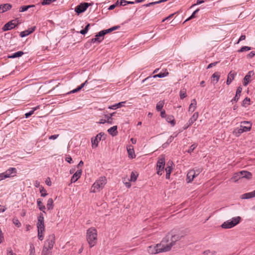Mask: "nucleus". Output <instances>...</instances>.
<instances>
[{
	"mask_svg": "<svg viewBox=\"0 0 255 255\" xmlns=\"http://www.w3.org/2000/svg\"><path fill=\"white\" fill-rule=\"evenodd\" d=\"M244 132L243 131V130H242V129L240 128V127L239 128H236L233 132V133L234 135H235L237 137H239L242 133H243Z\"/></svg>",
	"mask_w": 255,
	"mask_h": 255,
	"instance_id": "obj_32",
	"label": "nucleus"
},
{
	"mask_svg": "<svg viewBox=\"0 0 255 255\" xmlns=\"http://www.w3.org/2000/svg\"><path fill=\"white\" fill-rule=\"evenodd\" d=\"M205 1H207V0H197L196 3L192 5L191 7L194 6V5H195L196 4H201L202 3H204Z\"/></svg>",
	"mask_w": 255,
	"mask_h": 255,
	"instance_id": "obj_59",
	"label": "nucleus"
},
{
	"mask_svg": "<svg viewBox=\"0 0 255 255\" xmlns=\"http://www.w3.org/2000/svg\"><path fill=\"white\" fill-rule=\"evenodd\" d=\"M118 1H117V2L115 4L110 5V7H109V10L114 9L116 7V6L118 5Z\"/></svg>",
	"mask_w": 255,
	"mask_h": 255,
	"instance_id": "obj_61",
	"label": "nucleus"
},
{
	"mask_svg": "<svg viewBox=\"0 0 255 255\" xmlns=\"http://www.w3.org/2000/svg\"><path fill=\"white\" fill-rule=\"evenodd\" d=\"M59 134L52 135L49 137V139L52 140L56 139L59 136Z\"/></svg>",
	"mask_w": 255,
	"mask_h": 255,
	"instance_id": "obj_60",
	"label": "nucleus"
},
{
	"mask_svg": "<svg viewBox=\"0 0 255 255\" xmlns=\"http://www.w3.org/2000/svg\"><path fill=\"white\" fill-rule=\"evenodd\" d=\"M187 96L186 90L185 88L182 89L180 91V97L181 99H183Z\"/></svg>",
	"mask_w": 255,
	"mask_h": 255,
	"instance_id": "obj_40",
	"label": "nucleus"
},
{
	"mask_svg": "<svg viewBox=\"0 0 255 255\" xmlns=\"http://www.w3.org/2000/svg\"><path fill=\"white\" fill-rule=\"evenodd\" d=\"M245 39H246V35H241L237 43H239L241 41L244 40Z\"/></svg>",
	"mask_w": 255,
	"mask_h": 255,
	"instance_id": "obj_63",
	"label": "nucleus"
},
{
	"mask_svg": "<svg viewBox=\"0 0 255 255\" xmlns=\"http://www.w3.org/2000/svg\"><path fill=\"white\" fill-rule=\"evenodd\" d=\"M240 127L243 132L250 131L252 128V127H251L250 126H244L242 125H241Z\"/></svg>",
	"mask_w": 255,
	"mask_h": 255,
	"instance_id": "obj_44",
	"label": "nucleus"
},
{
	"mask_svg": "<svg viewBox=\"0 0 255 255\" xmlns=\"http://www.w3.org/2000/svg\"><path fill=\"white\" fill-rule=\"evenodd\" d=\"M196 147H197V145L195 144H193L191 145L190 146V147H189V149L188 150L187 152L188 153L192 152Z\"/></svg>",
	"mask_w": 255,
	"mask_h": 255,
	"instance_id": "obj_53",
	"label": "nucleus"
},
{
	"mask_svg": "<svg viewBox=\"0 0 255 255\" xmlns=\"http://www.w3.org/2000/svg\"><path fill=\"white\" fill-rule=\"evenodd\" d=\"M164 105L163 101H159L156 105V109L157 111H161Z\"/></svg>",
	"mask_w": 255,
	"mask_h": 255,
	"instance_id": "obj_43",
	"label": "nucleus"
},
{
	"mask_svg": "<svg viewBox=\"0 0 255 255\" xmlns=\"http://www.w3.org/2000/svg\"><path fill=\"white\" fill-rule=\"evenodd\" d=\"M127 151L128 152V156L129 157L133 158L135 157L134 151L131 145H130L127 147Z\"/></svg>",
	"mask_w": 255,
	"mask_h": 255,
	"instance_id": "obj_24",
	"label": "nucleus"
},
{
	"mask_svg": "<svg viewBox=\"0 0 255 255\" xmlns=\"http://www.w3.org/2000/svg\"><path fill=\"white\" fill-rule=\"evenodd\" d=\"M168 74H169V73L167 71V70H165L164 72H163V73L160 72L157 75H155L152 77V78H155L157 77L163 78V77L167 76Z\"/></svg>",
	"mask_w": 255,
	"mask_h": 255,
	"instance_id": "obj_31",
	"label": "nucleus"
},
{
	"mask_svg": "<svg viewBox=\"0 0 255 255\" xmlns=\"http://www.w3.org/2000/svg\"><path fill=\"white\" fill-rule=\"evenodd\" d=\"M166 171V178L169 179L170 173L172 170V168L170 166H168L165 169Z\"/></svg>",
	"mask_w": 255,
	"mask_h": 255,
	"instance_id": "obj_38",
	"label": "nucleus"
},
{
	"mask_svg": "<svg viewBox=\"0 0 255 255\" xmlns=\"http://www.w3.org/2000/svg\"><path fill=\"white\" fill-rule=\"evenodd\" d=\"M137 175H136L133 172L131 173L130 181L134 182L137 179Z\"/></svg>",
	"mask_w": 255,
	"mask_h": 255,
	"instance_id": "obj_48",
	"label": "nucleus"
},
{
	"mask_svg": "<svg viewBox=\"0 0 255 255\" xmlns=\"http://www.w3.org/2000/svg\"><path fill=\"white\" fill-rule=\"evenodd\" d=\"M251 49V48L250 47L245 46L242 47L240 49H239L238 50V52H243L244 51H247L250 50Z\"/></svg>",
	"mask_w": 255,
	"mask_h": 255,
	"instance_id": "obj_49",
	"label": "nucleus"
},
{
	"mask_svg": "<svg viewBox=\"0 0 255 255\" xmlns=\"http://www.w3.org/2000/svg\"><path fill=\"white\" fill-rule=\"evenodd\" d=\"M202 169L201 168L192 169L191 171L193 172L194 178L197 176L202 171Z\"/></svg>",
	"mask_w": 255,
	"mask_h": 255,
	"instance_id": "obj_35",
	"label": "nucleus"
},
{
	"mask_svg": "<svg viewBox=\"0 0 255 255\" xmlns=\"http://www.w3.org/2000/svg\"><path fill=\"white\" fill-rule=\"evenodd\" d=\"M24 53L22 51H17L16 52H15L14 53H13L11 55L8 56V57L9 58H15L16 57H19L21 56Z\"/></svg>",
	"mask_w": 255,
	"mask_h": 255,
	"instance_id": "obj_29",
	"label": "nucleus"
},
{
	"mask_svg": "<svg viewBox=\"0 0 255 255\" xmlns=\"http://www.w3.org/2000/svg\"><path fill=\"white\" fill-rule=\"evenodd\" d=\"M165 164V162L164 156H160L158 157L156 164L157 174L158 175H161L164 173Z\"/></svg>",
	"mask_w": 255,
	"mask_h": 255,
	"instance_id": "obj_6",
	"label": "nucleus"
},
{
	"mask_svg": "<svg viewBox=\"0 0 255 255\" xmlns=\"http://www.w3.org/2000/svg\"><path fill=\"white\" fill-rule=\"evenodd\" d=\"M88 6L89 4L88 3L85 2L83 3H81L76 7L75 10L77 13L79 14L85 11L88 7Z\"/></svg>",
	"mask_w": 255,
	"mask_h": 255,
	"instance_id": "obj_11",
	"label": "nucleus"
},
{
	"mask_svg": "<svg viewBox=\"0 0 255 255\" xmlns=\"http://www.w3.org/2000/svg\"><path fill=\"white\" fill-rule=\"evenodd\" d=\"M241 178H242V177L240 174V172H239L234 174L233 176L231 178V180L234 182H237Z\"/></svg>",
	"mask_w": 255,
	"mask_h": 255,
	"instance_id": "obj_34",
	"label": "nucleus"
},
{
	"mask_svg": "<svg viewBox=\"0 0 255 255\" xmlns=\"http://www.w3.org/2000/svg\"><path fill=\"white\" fill-rule=\"evenodd\" d=\"M13 223L17 227H19L21 226V224L17 219H13Z\"/></svg>",
	"mask_w": 255,
	"mask_h": 255,
	"instance_id": "obj_52",
	"label": "nucleus"
},
{
	"mask_svg": "<svg viewBox=\"0 0 255 255\" xmlns=\"http://www.w3.org/2000/svg\"><path fill=\"white\" fill-rule=\"evenodd\" d=\"M42 255H52V252L48 251L47 247L44 246L42 251Z\"/></svg>",
	"mask_w": 255,
	"mask_h": 255,
	"instance_id": "obj_36",
	"label": "nucleus"
},
{
	"mask_svg": "<svg viewBox=\"0 0 255 255\" xmlns=\"http://www.w3.org/2000/svg\"><path fill=\"white\" fill-rule=\"evenodd\" d=\"M35 27H33L31 28H29L27 30H24L23 31H22L20 33V36L21 37H25L30 33H32L35 30Z\"/></svg>",
	"mask_w": 255,
	"mask_h": 255,
	"instance_id": "obj_14",
	"label": "nucleus"
},
{
	"mask_svg": "<svg viewBox=\"0 0 255 255\" xmlns=\"http://www.w3.org/2000/svg\"><path fill=\"white\" fill-rule=\"evenodd\" d=\"M65 160L69 163H71L73 162L72 158L70 156L66 157Z\"/></svg>",
	"mask_w": 255,
	"mask_h": 255,
	"instance_id": "obj_62",
	"label": "nucleus"
},
{
	"mask_svg": "<svg viewBox=\"0 0 255 255\" xmlns=\"http://www.w3.org/2000/svg\"><path fill=\"white\" fill-rule=\"evenodd\" d=\"M199 8H198V9H197L196 10H195V11L192 13V15H191V16H190L188 18H187V19L184 21V22H185L186 21H188V20H190V19H193V18H194V17H195V14H196L197 12H198L199 11Z\"/></svg>",
	"mask_w": 255,
	"mask_h": 255,
	"instance_id": "obj_51",
	"label": "nucleus"
},
{
	"mask_svg": "<svg viewBox=\"0 0 255 255\" xmlns=\"http://www.w3.org/2000/svg\"><path fill=\"white\" fill-rule=\"evenodd\" d=\"M255 55V52L254 51L251 52L248 55L249 58H253Z\"/></svg>",
	"mask_w": 255,
	"mask_h": 255,
	"instance_id": "obj_64",
	"label": "nucleus"
},
{
	"mask_svg": "<svg viewBox=\"0 0 255 255\" xmlns=\"http://www.w3.org/2000/svg\"><path fill=\"white\" fill-rule=\"evenodd\" d=\"M11 8V5L9 3H5L0 5V12H4Z\"/></svg>",
	"mask_w": 255,
	"mask_h": 255,
	"instance_id": "obj_17",
	"label": "nucleus"
},
{
	"mask_svg": "<svg viewBox=\"0 0 255 255\" xmlns=\"http://www.w3.org/2000/svg\"><path fill=\"white\" fill-rule=\"evenodd\" d=\"M193 172L190 170L187 174L186 181L187 183L191 182L194 179Z\"/></svg>",
	"mask_w": 255,
	"mask_h": 255,
	"instance_id": "obj_26",
	"label": "nucleus"
},
{
	"mask_svg": "<svg viewBox=\"0 0 255 255\" xmlns=\"http://www.w3.org/2000/svg\"><path fill=\"white\" fill-rule=\"evenodd\" d=\"M17 24V19L12 20L4 25V26H3V27L2 28V30L3 31H6L10 30V29L14 28Z\"/></svg>",
	"mask_w": 255,
	"mask_h": 255,
	"instance_id": "obj_9",
	"label": "nucleus"
},
{
	"mask_svg": "<svg viewBox=\"0 0 255 255\" xmlns=\"http://www.w3.org/2000/svg\"><path fill=\"white\" fill-rule=\"evenodd\" d=\"M6 178H8V177L4 172L0 174V181Z\"/></svg>",
	"mask_w": 255,
	"mask_h": 255,
	"instance_id": "obj_56",
	"label": "nucleus"
},
{
	"mask_svg": "<svg viewBox=\"0 0 255 255\" xmlns=\"http://www.w3.org/2000/svg\"><path fill=\"white\" fill-rule=\"evenodd\" d=\"M240 174L242 178H246L247 179H250L252 177V173L247 171H241L240 172Z\"/></svg>",
	"mask_w": 255,
	"mask_h": 255,
	"instance_id": "obj_20",
	"label": "nucleus"
},
{
	"mask_svg": "<svg viewBox=\"0 0 255 255\" xmlns=\"http://www.w3.org/2000/svg\"><path fill=\"white\" fill-rule=\"evenodd\" d=\"M37 109V107L33 108L32 110L29 111V112L26 113L25 114V117L26 118H29L30 116H31L34 113V112Z\"/></svg>",
	"mask_w": 255,
	"mask_h": 255,
	"instance_id": "obj_46",
	"label": "nucleus"
},
{
	"mask_svg": "<svg viewBox=\"0 0 255 255\" xmlns=\"http://www.w3.org/2000/svg\"><path fill=\"white\" fill-rule=\"evenodd\" d=\"M87 241L91 248L94 247L97 243V231L94 227L88 229L86 233Z\"/></svg>",
	"mask_w": 255,
	"mask_h": 255,
	"instance_id": "obj_2",
	"label": "nucleus"
},
{
	"mask_svg": "<svg viewBox=\"0 0 255 255\" xmlns=\"http://www.w3.org/2000/svg\"><path fill=\"white\" fill-rule=\"evenodd\" d=\"M218 63H219V62L217 61V62H215L211 63L209 64L207 66V69H210V68L213 67V66H216Z\"/></svg>",
	"mask_w": 255,
	"mask_h": 255,
	"instance_id": "obj_57",
	"label": "nucleus"
},
{
	"mask_svg": "<svg viewBox=\"0 0 255 255\" xmlns=\"http://www.w3.org/2000/svg\"><path fill=\"white\" fill-rule=\"evenodd\" d=\"M242 91V88L240 86L238 87L236 91V95L235 97L231 100V102H237L239 100Z\"/></svg>",
	"mask_w": 255,
	"mask_h": 255,
	"instance_id": "obj_16",
	"label": "nucleus"
},
{
	"mask_svg": "<svg viewBox=\"0 0 255 255\" xmlns=\"http://www.w3.org/2000/svg\"><path fill=\"white\" fill-rule=\"evenodd\" d=\"M82 172V171L81 169L78 170L72 176L71 179V182L74 183L77 181L78 179L81 177Z\"/></svg>",
	"mask_w": 255,
	"mask_h": 255,
	"instance_id": "obj_13",
	"label": "nucleus"
},
{
	"mask_svg": "<svg viewBox=\"0 0 255 255\" xmlns=\"http://www.w3.org/2000/svg\"><path fill=\"white\" fill-rule=\"evenodd\" d=\"M107 178L105 176H101L97 179L92 185L91 192L95 193L102 190L107 184Z\"/></svg>",
	"mask_w": 255,
	"mask_h": 255,
	"instance_id": "obj_3",
	"label": "nucleus"
},
{
	"mask_svg": "<svg viewBox=\"0 0 255 255\" xmlns=\"http://www.w3.org/2000/svg\"><path fill=\"white\" fill-rule=\"evenodd\" d=\"M168 237V242L167 243H164V247H169V250L171 247L175 244V243L180 239V237L177 235L170 236V235H167L164 239H166Z\"/></svg>",
	"mask_w": 255,
	"mask_h": 255,
	"instance_id": "obj_7",
	"label": "nucleus"
},
{
	"mask_svg": "<svg viewBox=\"0 0 255 255\" xmlns=\"http://www.w3.org/2000/svg\"><path fill=\"white\" fill-rule=\"evenodd\" d=\"M81 89H82L81 87L79 86L77 88H76V89L72 90L71 91H70L69 92V93H75L76 92H77L80 91Z\"/></svg>",
	"mask_w": 255,
	"mask_h": 255,
	"instance_id": "obj_58",
	"label": "nucleus"
},
{
	"mask_svg": "<svg viewBox=\"0 0 255 255\" xmlns=\"http://www.w3.org/2000/svg\"><path fill=\"white\" fill-rule=\"evenodd\" d=\"M46 207L48 210H52L53 208V200L52 198H49L47 201Z\"/></svg>",
	"mask_w": 255,
	"mask_h": 255,
	"instance_id": "obj_33",
	"label": "nucleus"
},
{
	"mask_svg": "<svg viewBox=\"0 0 255 255\" xmlns=\"http://www.w3.org/2000/svg\"><path fill=\"white\" fill-rule=\"evenodd\" d=\"M255 194H254V191L253 192H249V193H245L244 194H243L242 195V199H250V198H252L253 197H255Z\"/></svg>",
	"mask_w": 255,
	"mask_h": 255,
	"instance_id": "obj_27",
	"label": "nucleus"
},
{
	"mask_svg": "<svg viewBox=\"0 0 255 255\" xmlns=\"http://www.w3.org/2000/svg\"><path fill=\"white\" fill-rule=\"evenodd\" d=\"M7 255H16L15 254H14L11 248H8L7 249Z\"/></svg>",
	"mask_w": 255,
	"mask_h": 255,
	"instance_id": "obj_54",
	"label": "nucleus"
},
{
	"mask_svg": "<svg viewBox=\"0 0 255 255\" xmlns=\"http://www.w3.org/2000/svg\"><path fill=\"white\" fill-rule=\"evenodd\" d=\"M37 206L40 211H42L43 213H45V206L43 205L42 200L40 199H38L37 200Z\"/></svg>",
	"mask_w": 255,
	"mask_h": 255,
	"instance_id": "obj_25",
	"label": "nucleus"
},
{
	"mask_svg": "<svg viewBox=\"0 0 255 255\" xmlns=\"http://www.w3.org/2000/svg\"><path fill=\"white\" fill-rule=\"evenodd\" d=\"M104 36H99V33L95 36V38L91 40L92 43H100L104 39Z\"/></svg>",
	"mask_w": 255,
	"mask_h": 255,
	"instance_id": "obj_18",
	"label": "nucleus"
},
{
	"mask_svg": "<svg viewBox=\"0 0 255 255\" xmlns=\"http://www.w3.org/2000/svg\"><path fill=\"white\" fill-rule=\"evenodd\" d=\"M29 255H35V250L34 246L33 244H31L30 245V248L29 250Z\"/></svg>",
	"mask_w": 255,
	"mask_h": 255,
	"instance_id": "obj_42",
	"label": "nucleus"
},
{
	"mask_svg": "<svg viewBox=\"0 0 255 255\" xmlns=\"http://www.w3.org/2000/svg\"><path fill=\"white\" fill-rule=\"evenodd\" d=\"M220 73L219 72H215L214 73L212 76V77L213 78H215L216 79V82H218L219 79H220Z\"/></svg>",
	"mask_w": 255,
	"mask_h": 255,
	"instance_id": "obj_50",
	"label": "nucleus"
},
{
	"mask_svg": "<svg viewBox=\"0 0 255 255\" xmlns=\"http://www.w3.org/2000/svg\"><path fill=\"white\" fill-rule=\"evenodd\" d=\"M108 132L112 136L116 135L118 133L117 126H115L111 127V128L108 129Z\"/></svg>",
	"mask_w": 255,
	"mask_h": 255,
	"instance_id": "obj_23",
	"label": "nucleus"
},
{
	"mask_svg": "<svg viewBox=\"0 0 255 255\" xmlns=\"http://www.w3.org/2000/svg\"><path fill=\"white\" fill-rule=\"evenodd\" d=\"M199 114L198 112L195 113L193 116L190 118L188 121V125L184 128V129L188 128L189 126L192 125L198 119Z\"/></svg>",
	"mask_w": 255,
	"mask_h": 255,
	"instance_id": "obj_12",
	"label": "nucleus"
},
{
	"mask_svg": "<svg viewBox=\"0 0 255 255\" xmlns=\"http://www.w3.org/2000/svg\"><path fill=\"white\" fill-rule=\"evenodd\" d=\"M241 218L240 216L234 217L232 219L224 222L222 224L221 227L223 229H231L238 225L241 222Z\"/></svg>",
	"mask_w": 255,
	"mask_h": 255,
	"instance_id": "obj_5",
	"label": "nucleus"
},
{
	"mask_svg": "<svg viewBox=\"0 0 255 255\" xmlns=\"http://www.w3.org/2000/svg\"><path fill=\"white\" fill-rule=\"evenodd\" d=\"M40 192L41 193V196L42 197H45L47 195L46 190L42 186L40 187Z\"/></svg>",
	"mask_w": 255,
	"mask_h": 255,
	"instance_id": "obj_47",
	"label": "nucleus"
},
{
	"mask_svg": "<svg viewBox=\"0 0 255 255\" xmlns=\"http://www.w3.org/2000/svg\"><path fill=\"white\" fill-rule=\"evenodd\" d=\"M206 255H213L215 254L216 252H211L210 250H207L204 253Z\"/></svg>",
	"mask_w": 255,
	"mask_h": 255,
	"instance_id": "obj_55",
	"label": "nucleus"
},
{
	"mask_svg": "<svg viewBox=\"0 0 255 255\" xmlns=\"http://www.w3.org/2000/svg\"><path fill=\"white\" fill-rule=\"evenodd\" d=\"M236 74L237 73L235 72H233L232 71L230 72L226 82L227 85H230L232 81L234 79L235 76Z\"/></svg>",
	"mask_w": 255,
	"mask_h": 255,
	"instance_id": "obj_15",
	"label": "nucleus"
},
{
	"mask_svg": "<svg viewBox=\"0 0 255 255\" xmlns=\"http://www.w3.org/2000/svg\"><path fill=\"white\" fill-rule=\"evenodd\" d=\"M115 114V113H113L112 114H110L109 115H106L105 118L107 119V121L108 123H109L110 124H112L113 119L112 117L114 116Z\"/></svg>",
	"mask_w": 255,
	"mask_h": 255,
	"instance_id": "obj_37",
	"label": "nucleus"
},
{
	"mask_svg": "<svg viewBox=\"0 0 255 255\" xmlns=\"http://www.w3.org/2000/svg\"><path fill=\"white\" fill-rule=\"evenodd\" d=\"M197 102L195 99L191 101V103L189 105V112H193L196 108Z\"/></svg>",
	"mask_w": 255,
	"mask_h": 255,
	"instance_id": "obj_21",
	"label": "nucleus"
},
{
	"mask_svg": "<svg viewBox=\"0 0 255 255\" xmlns=\"http://www.w3.org/2000/svg\"><path fill=\"white\" fill-rule=\"evenodd\" d=\"M166 121L170 123L172 126H174L175 124V121L174 120V118L172 115L168 116L166 118Z\"/></svg>",
	"mask_w": 255,
	"mask_h": 255,
	"instance_id": "obj_30",
	"label": "nucleus"
},
{
	"mask_svg": "<svg viewBox=\"0 0 255 255\" xmlns=\"http://www.w3.org/2000/svg\"><path fill=\"white\" fill-rule=\"evenodd\" d=\"M254 74L253 71H249L248 73L245 76V77L244 78V86H247L250 80V78L252 75Z\"/></svg>",
	"mask_w": 255,
	"mask_h": 255,
	"instance_id": "obj_19",
	"label": "nucleus"
},
{
	"mask_svg": "<svg viewBox=\"0 0 255 255\" xmlns=\"http://www.w3.org/2000/svg\"><path fill=\"white\" fill-rule=\"evenodd\" d=\"M126 103V102H120L118 104H116L114 105L110 106L108 107V109H112V110H116L118 108H120L124 106V104Z\"/></svg>",
	"mask_w": 255,
	"mask_h": 255,
	"instance_id": "obj_22",
	"label": "nucleus"
},
{
	"mask_svg": "<svg viewBox=\"0 0 255 255\" xmlns=\"http://www.w3.org/2000/svg\"><path fill=\"white\" fill-rule=\"evenodd\" d=\"M37 228L38 229V238L40 241H42L44 238L43 233L45 231V226L44 216L42 213H40L38 217Z\"/></svg>",
	"mask_w": 255,
	"mask_h": 255,
	"instance_id": "obj_4",
	"label": "nucleus"
},
{
	"mask_svg": "<svg viewBox=\"0 0 255 255\" xmlns=\"http://www.w3.org/2000/svg\"><path fill=\"white\" fill-rule=\"evenodd\" d=\"M16 172V169L15 168L13 167H10L8 168L4 173L8 177H9L11 176V174L13 173H15Z\"/></svg>",
	"mask_w": 255,
	"mask_h": 255,
	"instance_id": "obj_28",
	"label": "nucleus"
},
{
	"mask_svg": "<svg viewBox=\"0 0 255 255\" xmlns=\"http://www.w3.org/2000/svg\"><path fill=\"white\" fill-rule=\"evenodd\" d=\"M250 105V99L247 97L243 101L242 106L246 107Z\"/></svg>",
	"mask_w": 255,
	"mask_h": 255,
	"instance_id": "obj_45",
	"label": "nucleus"
},
{
	"mask_svg": "<svg viewBox=\"0 0 255 255\" xmlns=\"http://www.w3.org/2000/svg\"><path fill=\"white\" fill-rule=\"evenodd\" d=\"M113 31L112 28L108 29L103 30L99 32V36H104L105 34Z\"/></svg>",
	"mask_w": 255,
	"mask_h": 255,
	"instance_id": "obj_39",
	"label": "nucleus"
},
{
	"mask_svg": "<svg viewBox=\"0 0 255 255\" xmlns=\"http://www.w3.org/2000/svg\"><path fill=\"white\" fill-rule=\"evenodd\" d=\"M168 237L166 239H163L160 244H157L155 246H150L147 248V252L150 254H155L160 252H167L169 251V247H164V243L168 242Z\"/></svg>",
	"mask_w": 255,
	"mask_h": 255,
	"instance_id": "obj_1",
	"label": "nucleus"
},
{
	"mask_svg": "<svg viewBox=\"0 0 255 255\" xmlns=\"http://www.w3.org/2000/svg\"><path fill=\"white\" fill-rule=\"evenodd\" d=\"M55 243V236L54 234L50 235L46 240L44 246L47 247L48 251H51Z\"/></svg>",
	"mask_w": 255,
	"mask_h": 255,
	"instance_id": "obj_8",
	"label": "nucleus"
},
{
	"mask_svg": "<svg viewBox=\"0 0 255 255\" xmlns=\"http://www.w3.org/2000/svg\"><path fill=\"white\" fill-rule=\"evenodd\" d=\"M104 135V133L100 132L96 136L91 138V142L92 144V147L96 148L98 145L99 142L101 140L102 137Z\"/></svg>",
	"mask_w": 255,
	"mask_h": 255,
	"instance_id": "obj_10",
	"label": "nucleus"
},
{
	"mask_svg": "<svg viewBox=\"0 0 255 255\" xmlns=\"http://www.w3.org/2000/svg\"><path fill=\"white\" fill-rule=\"evenodd\" d=\"M34 5H24L22 6H21L19 9L20 12H23L25 11H26L30 7H34Z\"/></svg>",
	"mask_w": 255,
	"mask_h": 255,
	"instance_id": "obj_41",
	"label": "nucleus"
}]
</instances>
